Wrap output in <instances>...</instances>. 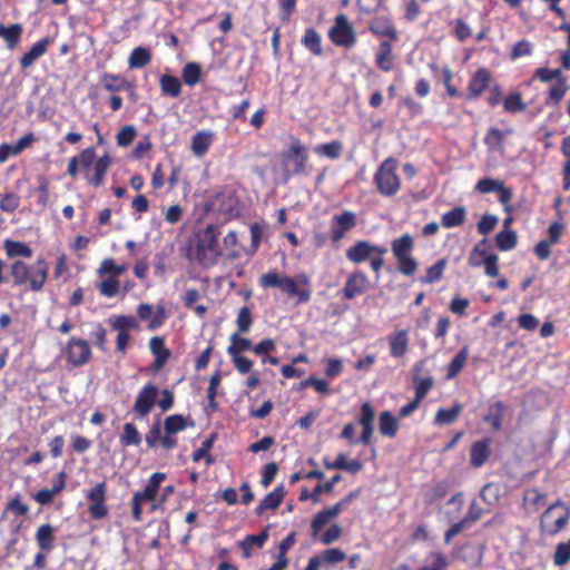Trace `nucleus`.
<instances>
[{"instance_id":"obj_38","label":"nucleus","mask_w":570,"mask_h":570,"mask_svg":"<svg viewBox=\"0 0 570 570\" xmlns=\"http://www.w3.org/2000/svg\"><path fill=\"white\" fill-rule=\"evenodd\" d=\"M4 249L9 257H17V256H23V257H31L32 256V249L27 246L23 243L14 242V240H6L4 242Z\"/></svg>"},{"instance_id":"obj_49","label":"nucleus","mask_w":570,"mask_h":570,"mask_svg":"<svg viewBox=\"0 0 570 570\" xmlns=\"http://www.w3.org/2000/svg\"><path fill=\"white\" fill-rule=\"evenodd\" d=\"M183 78L187 85H189V86L196 85L200 78L199 65H197L195 62L187 63L183 70Z\"/></svg>"},{"instance_id":"obj_50","label":"nucleus","mask_w":570,"mask_h":570,"mask_svg":"<svg viewBox=\"0 0 570 570\" xmlns=\"http://www.w3.org/2000/svg\"><path fill=\"white\" fill-rule=\"evenodd\" d=\"M570 560V539L557 546L553 562L556 566H564Z\"/></svg>"},{"instance_id":"obj_1","label":"nucleus","mask_w":570,"mask_h":570,"mask_svg":"<svg viewBox=\"0 0 570 570\" xmlns=\"http://www.w3.org/2000/svg\"><path fill=\"white\" fill-rule=\"evenodd\" d=\"M220 232L217 226L208 225L197 235L196 257L205 267L214 266L223 254L218 244Z\"/></svg>"},{"instance_id":"obj_5","label":"nucleus","mask_w":570,"mask_h":570,"mask_svg":"<svg viewBox=\"0 0 570 570\" xmlns=\"http://www.w3.org/2000/svg\"><path fill=\"white\" fill-rule=\"evenodd\" d=\"M397 161L394 158L385 159L375 174L374 180L381 194L392 196L400 188V178L395 174Z\"/></svg>"},{"instance_id":"obj_44","label":"nucleus","mask_w":570,"mask_h":570,"mask_svg":"<svg viewBox=\"0 0 570 570\" xmlns=\"http://www.w3.org/2000/svg\"><path fill=\"white\" fill-rule=\"evenodd\" d=\"M160 88L164 94L177 97L180 94L181 85L177 78L164 75L160 78Z\"/></svg>"},{"instance_id":"obj_15","label":"nucleus","mask_w":570,"mask_h":570,"mask_svg":"<svg viewBox=\"0 0 570 570\" xmlns=\"http://www.w3.org/2000/svg\"><path fill=\"white\" fill-rule=\"evenodd\" d=\"M370 30L381 37H389L392 40H397V32L387 17H376L370 23Z\"/></svg>"},{"instance_id":"obj_8","label":"nucleus","mask_w":570,"mask_h":570,"mask_svg":"<svg viewBox=\"0 0 570 570\" xmlns=\"http://www.w3.org/2000/svg\"><path fill=\"white\" fill-rule=\"evenodd\" d=\"M355 225L356 217L352 212L345 210L341 214L334 215L331 224L332 240H341L345 236V233L354 228Z\"/></svg>"},{"instance_id":"obj_14","label":"nucleus","mask_w":570,"mask_h":570,"mask_svg":"<svg viewBox=\"0 0 570 570\" xmlns=\"http://www.w3.org/2000/svg\"><path fill=\"white\" fill-rule=\"evenodd\" d=\"M375 245L370 244L365 240H360L346 250V257L348 261L360 264L370 259L374 255Z\"/></svg>"},{"instance_id":"obj_9","label":"nucleus","mask_w":570,"mask_h":570,"mask_svg":"<svg viewBox=\"0 0 570 570\" xmlns=\"http://www.w3.org/2000/svg\"><path fill=\"white\" fill-rule=\"evenodd\" d=\"M68 361L75 366L83 365L91 356V351L85 340L71 338L67 346Z\"/></svg>"},{"instance_id":"obj_34","label":"nucleus","mask_w":570,"mask_h":570,"mask_svg":"<svg viewBox=\"0 0 570 570\" xmlns=\"http://www.w3.org/2000/svg\"><path fill=\"white\" fill-rule=\"evenodd\" d=\"M125 271V265H117L112 258H105L101 262L100 267L97 271V274L101 277L110 276L118 278V276H120Z\"/></svg>"},{"instance_id":"obj_45","label":"nucleus","mask_w":570,"mask_h":570,"mask_svg":"<svg viewBox=\"0 0 570 570\" xmlns=\"http://www.w3.org/2000/svg\"><path fill=\"white\" fill-rule=\"evenodd\" d=\"M99 293L106 297H114L119 292V281L116 277L107 276L98 284Z\"/></svg>"},{"instance_id":"obj_48","label":"nucleus","mask_w":570,"mask_h":570,"mask_svg":"<svg viewBox=\"0 0 570 570\" xmlns=\"http://www.w3.org/2000/svg\"><path fill=\"white\" fill-rule=\"evenodd\" d=\"M461 410L462 406L460 404H455L450 410L440 409L435 415V422L439 424H450L458 417Z\"/></svg>"},{"instance_id":"obj_27","label":"nucleus","mask_w":570,"mask_h":570,"mask_svg":"<svg viewBox=\"0 0 570 570\" xmlns=\"http://www.w3.org/2000/svg\"><path fill=\"white\" fill-rule=\"evenodd\" d=\"M504 410L505 407L502 402H495L489 406L488 414L483 420L491 424L494 431H499L501 429Z\"/></svg>"},{"instance_id":"obj_23","label":"nucleus","mask_w":570,"mask_h":570,"mask_svg":"<svg viewBox=\"0 0 570 570\" xmlns=\"http://www.w3.org/2000/svg\"><path fill=\"white\" fill-rule=\"evenodd\" d=\"M268 538V530L265 529L262 533L256 535H248L242 542H239V547L243 550L244 558H249L252 556V550L254 548H262Z\"/></svg>"},{"instance_id":"obj_51","label":"nucleus","mask_w":570,"mask_h":570,"mask_svg":"<svg viewBox=\"0 0 570 570\" xmlns=\"http://www.w3.org/2000/svg\"><path fill=\"white\" fill-rule=\"evenodd\" d=\"M286 275H281L275 272H268L259 277V284L265 288L282 287L283 279Z\"/></svg>"},{"instance_id":"obj_53","label":"nucleus","mask_w":570,"mask_h":570,"mask_svg":"<svg viewBox=\"0 0 570 570\" xmlns=\"http://www.w3.org/2000/svg\"><path fill=\"white\" fill-rule=\"evenodd\" d=\"M568 86L564 78H559L549 91V100L557 105L566 95Z\"/></svg>"},{"instance_id":"obj_55","label":"nucleus","mask_w":570,"mask_h":570,"mask_svg":"<svg viewBox=\"0 0 570 570\" xmlns=\"http://www.w3.org/2000/svg\"><path fill=\"white\" fill-rule=\"evenodd\" d=\"M214 440H215V435H214V434H212L209 438H207V439L203 442L202 446H200L198 450H196V451L194 452V454H193V460H194L195 462L199 461V460H200V459H203V458H206V463H207L208 465L213 463V459H212V456H207V453H208V451L210 450V448L213 446Z\"/></svg>"},{"instance_id":"obj_61","label":"nucleus","mask_w":570,"mask_h":570,"mask_svg":"<svg viewBox=\"0 0 570 570\" xmlns=\"http://www.w3.org/2000/svg\"><path fill=\"white\" fill-rule=\"evenodd\" d=\"M501 180L484 178L478 181L476 189L481 193L498 191V189L501 188Z\"/></svg>"},{"instance_id":"obj_19","label":"nucleus","mask_w":570,"mask_h":570,"mask_svg":"<svg viewBox=\"0 0 570 570\" xmlns=\"http://www.w3.org/2000/svg\"><path fill=\"white\" fill-rule=\"evenodd\" d=\"M284 494H285V490H284L283 485L275 488L272 492H269L264 498V500L256 508V513L258 515H262L264 513V511H266L268 509L275 510L282 503Z\"/></svg>"},{"instance_id":"obj_6","label":"nucleus","mask_w":570,"mask_h":570,"mask_svg":"<svg viewBox=\"0 0 570 570\" xmlns=\"http://www.w3.org/2000/svg\"><path fill=\"white\" fill-rule=\"evenodd\" d=\"M356 497L357 491H353L336 502L334 505L320 511L312 520L311 528L313 535H316L325 524L335 519L342 511L346 510Z\"/></svg>"},{"instance_id":"obj_18","label":"nucleus","mask_w":570,"mask_h":570,"mask_svg":"<svg viewBox=\"0 0 570 570\" xmlns=\"http://www.w3.org/2000/svg\"><path fill=\"white\" fill-rule=\"evenodd\" d=\"M391 354L394 357H402L409 344V335L406 330H400L389 337Z\"/></svg>"},{"instance_id":"obj_56","label":"nucleus","mask_w":570,"mask_h":570,"mask_svg":"<svg viewBox=\"0 0 570 570\" xmlns=\"http://www.w3.org/2000/svg\"><path fill=\"white\" fill-rule=\"evenodd\" d=\"M499 219L497 216L485 214L478 223V232L481 235H488L498 224Z\"/></svg>"},{"instance_id":"obj_2","label":"nucleus","mask_w":570,"mask_h":570,"mask_svg":"<svg viewBox=\"0 0 570 570\" xmlns=\"http://www.w3.org/2000/svg\"><path fill=\"white\" fill-rule=\"evenodd\" d=\"M49 266L45 259H38L33 266H28L21 261H16L11 265V275L16 285L30 283V287L35 292H39L47 279Z\"/></svg>"},{"instance_id":"obj_32","label":"nucleus","mask_w":570,"mask_h":570,"mask_svg":"<svg viewBox=\"0 0 570 570\" xmlns=\"http://www.w3.org/2000/svg\"><path fill=\"white\" fill-rule=\"evenodd\" d=\"M110 166V158L108 155H105L100 158H98L95 161L94 166V177L89 179V183L94 185L95 187H98L102 184L104 177Z\"/></svg>"},{"instance_id":"obj_59","label":"nucleus","mask_w":570,"mask_h":570,"mask_svg":"<svg viewBox=\"0 0 570 570\" xmlns=\"http://www.w3.org/2000/svg\"><path fill=\"white\" fill-rule=\"evenodd\" d=\"M135 136V128L130 125L125 126L117 134V142L119 146H129L132 142Z\"/></svg>"},{"instance_id":"obj_46","label":"nucleus","mask_w":570,"mask_h":570,"mask_svg":"<svg viewBox=\"0 0 570 570\" xmlns=\"http://www.w3.org/2000/svg\"><path fill=\"white\" fill-rule=\"evenodd\" d=\"M446 267L445 259H439L434 265L428 268L426 275L422 278L423 283L432 284L442 277V274Z\"/></svg>"},{"instance_id":"obj_33","label":"nucleus","mask_w":570,"mask_h":570,"mask_svg":"<svg viewBox=\"0 0 570 570\" xmlns=\"http://www.w3.org/2000/svg\"><path fill=\"white\" fill-rule=\"evenodd\" d=\"M523 502L532 512H535L546 503V494L538 489H528L524 492Z\"/></svg>"},{"instance_id":"obj_30","label":"nucleus","mask_w":570,"mask_h":570,"mask_svg":"<svg viewBox=\"0 0 570 570\" xmlns=\"http://www.w3.org/2000/svg\"><path fill=\"white\" fill-rule=\"evenodd\" d=\"M469 357V348L468 346H463L459 353L454 356V358L450 362L448 367L446 379H454L464 366L466 360Z\"/></svg>"},{"instance_id":"obj_37","label":"nucleus","mask_w":570,"mask_h":570,"mask_svg":"<svg viewBox=\"0 0 570 570\" xmlns=\"http://www.w3.org/2000/svg\"><path fill=\"white\" fill-rule=\"evenodd\" d=\"M343 146L340 141L334 140L327 144L318 145L314 148L315 154L331 159H336L342 154Z\"/></svg>"},{"instance_id":"obj_20","label":"nucleus","mask_w":570,"mask_h":570,"mask_svg":"<svg viewBox=\"0 0 570 570\" xmlns=\"http://www.w3.org/2000/svg\"><path fill=\"white\" fill-rule=\"evenodd\" d=\"M422 366H423V362H420L413 368V371H414L413 381L415 383V397L420 401H422V399L428 394V392L431 390V387L433 386V383H434V381L431 376L422 377V379L419 377V373L421 372Z\"/></svg>"},{"instance_id":"obj_21","label":"nucleus","mask_w":570,"mask_h":570,"mask_svg":"<svg viewBox=\"0 0 570 570\" xmlns=\"http://www.w3.org/2000/svg\"><path fill=\"white\" fill-rule=\"evenodd\" d=\"M48 45H49V40L47 38L35 43L31 47V49L21 57V59H20L21 67L23 69L31 67L38 58H40L41 56H43L46 53Z\"/></svg>"},{"instance_id":"obj_41","label":"nucleus","mask_w":570,"mask_h":570,"mask_svg":"<svg viewBox=\"0 0 570 570\" xmlns=\"http://www.w3.org/2000/svg\"><path fill=\"white\" fill-rule=\"evenodd\" d=\"M120 442L124 446L136 445L138 446L141 442L140 434L132 423H126L124 425V433L120 436Z\"/></svg>"},{"instance_id":"obj_39","label":"nucleus","mask_w":570,"mask_h":570,"mask_svg":"<svg viewBox=\"0 0 570 570\" xmlns=\"http://www.w3.org/2000/svg\"><path fill=\"white\" fill-rule=\"evenodd\" d=\"M104 88L110 92H116L129 87V83L120 76L104 75L100 79Z\"/></svg>"},{"instance_id":"obj_29","label":"nucleus","mask_w":570,"mask_h":570,"mask_svg":"<svg viewBox=\"0 0 570 570\" xmlns=\"http://www.w3.org/2000/svg\"><path fill=\"white\" fill-rule=\"evenodd\" d=\"M490 80V73L487 69H479L473 78L471 79L469 89L474 97L481 95V92L488 87Z\"/></svg>"},{"instance_id":"obj_31","label":"nucleus","mask_w":570,"mask_h":570,"mask_svg":"<svg viewBox=\"0 0 570 570\" xmlns=\"http://www.w3.org/2000/svg\"><path fill=\"white\" fill-rule=\"evenodd\" d=\"M151 60V55L148 49L142 47L135 48L128 59L130 68H142L147 66Z\"/></svg>"},{"instance_id":"obj_28","label":"nucleus","mask_w":570,"mask_h":570,"mask_svg":"<svg viewBox=\"0 0 570 570\" xmlns=\"http://www.w3.org/2000/svg\"><path fill=\"white\" fill-rule=\"evenodd\" d=\"M379 429L383 435L393 438L399 429L396 417L393 416L389 411L382 412L380 414Z\"/></svg>"},{"instance_id":"obj_13","label":"nucleus","mask_w":570,"mask_h":570,"mask_svg":"<svg viewBox=\"0 0 570 570\" xmlns=\"http://www.w3.org/2000/svg\"><path fill=\"white\" fill-rule=\"evenodd\" d=\"M298 283L308 284V277L305 275H302L295 281L294 278H291L288 276H285L283 279V284L281 289L285 292L288 296H297L298 303H304L309 301L311 298V292L308 289H301L298 287Z\"/></svg>"},{"instance_id":"obj_64","label":"nucleus","mask_w":570,"mask_h":570,"mask_svg":"<svg viewBox=\"0 0 570 570\" xmlns=\"http://www.w3.org/2000/svg\"><path fill=\"white\" fill-rule=\"evenodd\" d=\"M342 535V527L338 524H332L325 533L322 535V542L324 544H331L337 541Z\"/></svg>"},{"instance_id":"obj_52","label":"nucleus","mask_w":570,"mask_h":570,"mask_svg":"<svg viewBox=\"0 0 570 570\" xmlns=\"http://www.w3.org/2000/svg\"><path fill=\"white\" fill-rule=\"evenodd\" d=\"M342 476L341 474H335L330 481L326 483H320L317 484L313 492H312V499L315 503L320 502L318 495L323 492L331 493L334 489V485L341 481Z\"/></svg>"},{"instance_id":"obj_62","label":"nucleus","mask_w":570,"mask_h":570,"mask_svg":"<svg viewBox=\"0 0 570 570\" xmlns=\"http://www.w3.org/2000/svg\"><path fill=\"white\" fill-rule=\"evenodd\" d=\"M75 158H78V164L85 170H88L89 167L95 163L96 151L94 148H86L79 156H76Z\"/></svg>"},{"instance_id":"obj_24","label":"nucleus","mask_w":570,"mask_h":570,"mask_svg":"<svg viewBox=\"0 0 570 570\" xmlns=\"http://www.w3.org/2000/svg\"><path fill=\"white\" fill-rule=\"evenodd\" d=\"M471 464L475 468L481 466L490 456L489 443L487 441H478L471 448Z\"/></svg>"},{"instance_id":"obj_40","label":"nucleus","mask_w":570,"mask_h":570,"mask_svg":"<svg viewBox=\"0 0 570 570\" xmlns=\"http://www.w3.org/2000/svg\"><path fill=\"white\" fill-rule=\"evenodd\" d=\"M187 426L185 417L180 414L169 415L165 419L164 429L166 434H176Z\"/></svg>"},{"instance_id":"obj_63","label":"nucleus","mask_w":570,"mask_h":570,"mask_svg":"<svg viewBox=\"0 0 570 570\" xmlns=\"http://www.w3.org/2000/svg\"><path fill=\"white\" fill-rule=\"evenodd\" d=\"M230 356H232V361H233L235 368L240 374H246V373L250 372L253 362L249 358L242 356V355H230Z\"/></svg>"},{"instance_id":"obj_42","label":"nucleus","mask_w":570,"mask_h":570,"mask_svg":"<svg viewBox=\"0 0 570 570\" xmlns=\"http://www.w3.org/2000/svg\"><path fill=\"white\" fill-rule=\"evenodd\" d=\"M252 347V342L248 338L240 337L237 333L230 336V345L227 348L229 355H240Z\"/></svg>"},{"instance_id":"obj_26","label":"nucleus","mask_w":570,"mask_h":570,"mask_svg":"<svg viewBox=\"0 0 570 570\" xmlns=\"http://www.w3.org/2000/svg\"><path fill=\"white\" fill-rule=\"evenodd\" d=\"M213 141V134L210 131H199L193 136L191 150L196 156H203L209 148Z\"/></svg>"},{"instance_id":"obj_7","label":"nucleus","mask_w":570,"mask_h":570,"mask_svg":"<svg viewBox=\"0 0 570 570\" xmlns=\"http://www.w3.org/2000/svg\"><path fill=\"white\" fill-rule=\"evenodd\" d=\"M332 41L338 46L352 47L355 41V32L345 14H338L335 24L330 30Z\"/></svg>"},{"instance_id":"obj_36","label":"nucleus","mask_w":570,"mask_h":570,"mask_svg":"<svg viewBox=\"0 0 570 570\" xmlns=\"http://www.w3.org/2000/svg\"><path fill=\"white\" fill-rule=\"evenodd\" d=\"M517 233L512 229H504L495 236L497 246L500 250L512 249L517 244Z\"/></svg>"},{"instance_id":"obj_11","label":"nucleus","mask_w":570,"mask_h":570,"mask_svg":"<svg viewBox=\"0 0 570 570\" xmlns=\"http://www.w3.org/2000/svg\"><path fill=\"white\" fill-rule=\"evenodd\" d=\"M283 159L294 160V173H303L307 163L308 155L306 148L298 139H293L287 150L282 151Z\"/></svg>"},{"instance_id":"obj_16","label":"nucleus","mask_w":570,"mask_h":570,"mask_svg":"<svg viewBox=\"0 0 570 570\" xmlns=\"http://www.w3.org/2000/svg\"><path fill=\"white\" fill-rule=\"evenodd\" d=\"M22 31V26L19 23H12L10 26L0 23V38L3 39L9 50L17 48L21 40Z\"/></svg>"},{"instance_id":"obj_58","label":"nucleus","mask_w":570,"mask_h":570,"mask_svg":"<svg viewBox=\"0 0 570 570\" xmlns=\"http://www.w3.org/2000/svg\"><path fill=\"white\" fill-rule=\"evenodd\" d=\"M504 108L511 112L523 111L525 104L522 101L520 94H513L504 100Z\"/></svg>"},{"instance_id":"obj_10","label":"nucleus","mask_w":570,"mask_h":570,"mask_svg":"<svg viewBox=\"0 0 570 570\" xmlns=\"http://www.w3.org/2000/svg\"><path fill=\"white\" fill-rule=\"evenodd\" d=\"M158 393L159 390L156 385H145L135 401L134 411L137 412L140 416H146L153 409Z\"/></svg>"},{"instance_id":"obj_57","label":"nucleus","mask_w":570,"mask_h":570,"mask_svg":"<svg viewBox=\"0 0 570 570\" xmlns=\"http://www.w3.org/2000/svg\"><path fill=\"white\" fill-rule=\"evenodd\" d=\"M252 325V316L248 307L244 306L239 309L237 315V326L239 333H246Z\"/></svg>"},{"instance_id":"obj_22","label":"nucleus","mask_w":570,"mask_h":570,"mask_svg":"<svg viewBox=\"0 0 570 570\" xmlns=\"http://www.w3.org/2000/svg\"><path fill=\"white\" fill-rule=\"evenodd\" d=\"M466 218V210L463 206H458L446 212L441 217V224L445 228H453L464 224Z\"/></svg>"},{"instance_id":"obj_25","label":"nucleus","mask_w":570,"mask_h":570,"mask_svg":"<svg viewBox=\"0 0 570 570\" xmlns=\"http://www.w3.org/2000/svg\"><path fill=\"white\" fill-rule=\"evenodd\" d=\"M166 474L156 472L150 476L149 483L141 492H137L138 498L145 501H153L158 492L161 482L165 480Z\"/></svg>"},{"instance_id":"obj_17","label":"nucleus","mask_w":570,"mask_h":570,"mask_svg":"<svg viewBox=\"0 0 570 570\" xmlns=\"http://www.w3.org/2000/svg\"><path fill=\"white\" fill-rule=\"evenodd\" d=\"M149 348L156 357L154 363L155 368L160 370L170 356L169 350L165 347L164 340L159 336L150 338Z\"/></svg>"},{"instance_id":"obj_12","label":"nucleus","mask_w":570,"mask_h":570,"mask_svg":"<svg viewBox=\"0 0 570 570\" xmlns=\"http://www.w3.org/2000/svg\"><path fill=\"white\" fill-rule=\"evenodd\" d=\"M368 287L370 281L367 279V277L361 272H355L351 274L346 279L343 289L344 296L347 299H352L355 296L365 293L368 289Z\"/></svg>"},{"instance_id":"obj_35","label":"nucleus","mask_w":570,"mask_h":570,"mask_svg":"<svg viewBox=\"0 0 570 570\" xmlns=\"http://www.w3.org/2000/svg\"><path fill=\"white\" fill-rule=\"evenodd\" d=\"M36 539L40 549L50 550L53 546V528L50 524L40 525Z\"/></svg>"},{"instance_id":"obj_47","label":"nucleus","mask_w":570,"mask_h":570,"mask_svg":"<svg viewBox=\"0 0 570 570\" xmlns=\"http://www.w3.org/2000/svg\"><path fill=\"white\" fill-rule=\"evenodd\" d=\"M63 476H65V474L60 473V487H53L52 489H42V490H40L36 494L37 502L40 503V504H48V503H50L53 500L55 495L57 493H59L63 489V487H65Z\"/></svg>"},{"instance_id":"obj_3","label":"nucleus","mask_w":570,"mask_h":570,"mask_svg":"<svg viewBox=\"0 0 570 570\" xmlns=\"http://www.w3.org/2000/svg\"><path fill=\"white\" fill-rule=\"evenodd\" d=\"M413 237L410 234L392 240L391 247L395 259L399 263V271L406 276L414 274L417 267L416 261L412 257Z\"/></svg>"},{"instance_id":"obj_54","label":"nucleus","mask_w":570,"mask_h":570,"mask_svg":"<svg viewBox=\"0 0 570 570\" xmlns=\"http://www.w3.org/2000/svg\"><path fill=\"white\" fill-rule=\"evenodd\" d=\"M111 324L115 330H117L118 332H125V333H127V331L136 328L138 326L135 317L125 316V315L117 316L112 321Z\"/></svg>"},{"instance_id":"obj_60","label":"nucleus","mask_w":570,"mask_h":570,"mask_svg":"<svg viewBox=\"0 0 570 570\" xmlns=\"http://www.w3.org/2000/svg\"><path fill=\"white\" fill-rule=\"evenodd\" d=\"M489 255L485 254L484 249L480 248V244L475 245L470 255H469V264L473 267H479L484 264Z\"/></svg>"},{"instance_id":"obj_4","label":"nucleus","mask_w":570,"mask_h":570,"mask_svg":"<svg viewBox=\"0 0 570 570\" xmlns=\"http://www.w3.org/2000/svg\"><path fill=\"white\" fill-rule=\"evenodd\" d=\"M570 519V508L558 500L542 513L540 525L548 534L554 535L561 531Z\"/></svg>"},{"instance_id":"obj_43","label":"nucleus","mask_w":570,"mask_h":570,"mask_svg":"<svg viewBox=\"0 0 570 570\" xmlns=\"http://www.w3.org/2000/svg\"><path fill=\"white\" fill-rule=\"evenodd\" d=\"M302 43L314 55L318 56L322 53L321 37L314 29L306 30Z\"/></svg>"}]
</instances>
